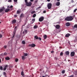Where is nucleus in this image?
I'll return each instance as SVG.
<instances>
[{
	"instance_id": "obj_51",
	"label": "nucleus",
	"mask_w": 77,
	"mask_h": 77,
	"mask_svg": "<svg viewBox=\"0 0 77 77\" xmlns=\"http://www.w3.org/2000/svg\"><path fill=\"white\" fill-rule=\"evenodd\" d=\"M54 59L55 60H57V58H56V57H55Z\"/></svg>"
},
{
	"instance_id": "obj_33",
	"label": "nucleus",
	"mask_w": 77,
	"mask_h": 77,
	"mask_svg": "<svg viewBox=\"0 0 77 77\" xmlns=\"http://www.w3.org/2000/svg\"><path fill=\"white\" fill-rule=\"evenodd\" d=\"M32 21H33V23H34V22L35 21V19L33 18L32 19Z\"/></svg>"
},
{
	"instance_id": "obj_63",
	"label": "nucleus",
	"mask_w": 77,
	"mask_h": 77,
	"mask_svg": "<svg viewBox=\"0 0 77 77\" xmlns=\"http://www.w3.org/2000/svg\"><path fill=\"white\" fill-rule=\"evenodd\" d=\"M1 22H0V24H1Z\"/></svg>"
},
{
	"instance_id": "obj_50",
	"label": "nucleus",
	"mask_w": 77,
	"mask_h": 77,
	"mask_svg": "<svg viewBox=\"0 0 77 77\" xmlns=\"http://www.w3.org/2000/svg\"><path fill=\"white\" fill-rule=\"evenodd\" d=\"M13 8V6L12 5H11L10 7V8Z\"/></svg>"
},
{
	"instance_id": "obj_10",
	"label": "nucleus",
	"mask_w": 77,
	"mask_h": 77,
	"mask_svg": "<svg viewBox=\"0 0 77 77\" xmlns=\"http://www.w3.org/2000/svg\"><path fill=\"white\" fill-rule=\"evenodd\" d=\"M60 27V25H57L55 26V28L57 29H59Z\"/></svg>"
},
{
	"instance_id": "obj_38",
	"label": "nucleus",
	"mask_w": 77,
	"mask_h": 77,
	"mask_svg": "<svg viewBox=\"0 0 77 77\" xmlns=\"http://www.w3.org/2000/svg\"><path fill=\"white\" fill-rule=\"evenodd\" d=\"M15 62H18V59L17 58L15 60Z\"/></svg>"
},
{
	"instance_id": "obj_4",
	"label": "nucleus",
	"mask_w": 77,
	"mask_h": 77,
	"mask_svg": "<svg viewBox=\"0 0 77 77\" xmlns=\"http://www.w3.org/2000/svg\"><path fill=\"white\" fill-rule=\"evenodd\" d=\"M26 6H32V2H27L26 4Z\"/></svg>"
},
{
	"instance_id": "obj_52",
	"label": "nucleus",
	"mask_w": 77,
	"mask_h": 77,
	"mask_svg": "<svg viewBox=\"0 0 77 77\" xmlns=\"http://www.w3.org/2000/svg\"><path fill=\"white\" fill-rule=\"evenodd\" d=\"M43 13H46V11H43Z\"/></svg>"
},
{
	"instance_id": "obj_35",
	"label": "nucleus",
	"mask_w": 77,
	"mask_h": 77,
	"mask_svg": "<svg viewBox=\"0 0 77 77\" xmlns=\"http://www.w3.org/2000/svg\"><path fill=\"white\" fill-rule=\"evenodd\" d=\"M0 70H3V67L2 66H0Z\"/></svg>"
},
{
	"instance_id": "obj_7",
	"label": "nucleus",
	"mask_w": 77,
	"mask_h": 77,
	"mask_svg": "<svg viewBox=\"0 0 77 77\" xmlns=\"http://www.w3.org/2000/svg\"><path fill=\"white\" fill-rule=\"evenodd\" d=\"M36 46V45L34 44H29V47H35Z\"/></svg>"
},
{
	"instance_id": "obj_13",
	"label": "nucleus",
	"mask_w": 77,
	"mask_h": 77,
	"mask_svg": "<svg viewBox=\"0 0 77 77\" xmlns=\"http://www.w3.org/2000/svg\"><path fill=\"white\" fill-rule=\"evenodd\" d=\"M66 26H70V23L69 22H67L66 23Z\"/></svg>"
},
{
	"instance_id": "obj_64",
	"label": "nucleus",
	"mask_w": 77,
	"mask_h": 77,
	"mask_svg": "<svg viewBox=\"0 0 77 77\" xmlns=\"http://www.w3.org/2000/svg\"><path fill=\"white\" fill-rule=\"evenodd\" d=\"M3 60V59H2V61Z\"/></svg>"
},
{
	"instance_id": "obj_36",
	"label": "nucleus",
	"mask_w": 77,
	"mask_h": 77,
	"mask_svg": "<svg viewBox=\"0 0 77 77\" xmlns=\"http://www.w3.org/2000/svg\"><path fill=\"white\" fill-rule=\"evenodd\" d=\"M77 11V9L75 8V10H74L73 12H76V11Z\"/></svg>"
},
{
	"instance_id": "obj_61",
	"label": "nucleus",
	"mask_w": 77,
	"mask_h": 77,
	"mask_svg": "<svg viewBox=\"0 0 77 77\" xmlns=\"http://www.w3.org/2000/svg\"><path fill=\"white\" fill-rule=\"evenodd\" d=\"M42 77H45V76H43Z\"/></svg>"
},
{
	"instance_id": "obj_44",
	"label": "nucleus",
	"mask_w": 77,
	"mask_h": 77,
	"mask_svg": "<svg viewBox=\"0 0 77 77\" xmlns=\"http://www.w3.org/2000/svg\"><path fill=\"white\" fill-rule=\"evenodd\" d=\"M14 17H15V18H16V17H17V15L15 14L14 15Z\"/></svg>"
},
{
	"instance_id": "obj_48",
	"label": "nucleus",
	"mask_w": 77,
	"mask_h": 77,
	"mask_svg": "<svg viewBox=\"0 0 77 77\" xmlns=\"http://www.w3.org/2000/svg\"><path fill=\"white\" fill-rule=\"evenodd\" d=\"M8 2H12L11 0H9L8 1Z\"/></svg>"
},
{
	"instance_id": "obj_15",
	"label": "nucleus",
	"mask_w": 77,
	"mask_h": 77,
	"mask_svg": "<svg viewBox=\"0 0 77 77\" xmlns=\"http://www.w3.org/2000/svg\"><path fill=\"white\" fill-rule=\"evenodd\" d=\"M65 54L66 55H69V51H66L65 52Z\"/></svg>"
},
{
	"instance_id": "obj_49",
	"label": "nucleus",
	"mask_w": 77,
	"mask_h": 77,
	"mask_svg": "<svg viewBox=\"0 0 77 77\" xmlns=\"http://www.w3.org/2000/svg\"><path fill=\"white\" fill-rule=\"evenodd\" d=\"M17 0H14V2L15 3V2H17Z\"/></svg>"
},
{
	"instance_id": "obj_56",
	"label": "nucleus",
	"mask_w": 77,
	"mask_h": 77,
	"mask_svg": "<svg viewBox=\"0 0 77 77\" xmlns=\"http://www.w3.org/2000/svg\"><path fill=\"white\" fill-rule=\"evenodd\" d=\"M7 8H10V7L9 6H8L7 7Z\"/></svg>"
},
{
	"instance_id": "obj_54",
	"label": "nucleus",
	"mask_w": 77,
	"mask_h": 77,
	"mask_svg": "<svg viewBox=\"0 0 77 77\" xmlns=\"http://www.w3.org/2000/svg\"><path fill=\"white\" fill-rule=\"evenodd\" d=\"M12 46V45L11 43H10L9 44V46Z\"/></svg>"
},
{
	"instance_id": "obj_55",
	"label": "nucleus",
	"mask_w": 77,
	"mask_h": 77,
	"mask_svg": "<svg viewBox=\"0 0 77 77\" xmlns=\"http://www.w3.org/2000/svg\"><path fill=\"white\" fill-rule=\"evenodd\" d=\"M30 1L31 2H33V0H30Z\"/></svg>"
},
{
	"instance_id": "obj_19",
	"label": "nucleus",
	"mask_w": 77,
	"mask_h": 77,
	"mask_svg": "<svg viewBox=\"0 0 77 77\" xmlns=\"http://www.w3.org/2000/svg\"><path fill=\"white\" fill-rule=\"evenodd\" d=\"M75 28H77V24H75L74 25L73 27V29H75Z\"/></svg>"
},
{
	"instance_id": "obj_24",
	"label": "nucleus",
	"mask_w": 77,
	"mask_h": 77,
	"mask_svg": "<svg viewBox=\"0 0 77 77\" xmlns=\"http://www.w3.org/2000/svg\"><path fill=\"white\" fill-rule=\"evenodd\" d=\"M38 26L37 25H35L34 26V29H37V28H38Z\"/></svg>"
},
{
	"instance_id": "obj_22",
	"label": "nucleus",
	"mask_w": 77,
	"mask_h": 77,
	"mask_svg": "<svg viewBox=\"0 0 77 77\" xmlns=\"http://www.w3.org/2000/svg\"><path fill=\"white\" fill-rule=\"evenodd\" d=\"M20 12H21V11H20V10H17V14H20Z\"/></svg>"
},
{
	"instance_id": "obj_30",
	"label": "nucleus",
	"mask_w": 77,
	"mask_h": 77,
	"mask_svg": "<svg viewBox=\"0 0 77 77\" xmlns=\"http://www.w3.org/2000/svg\"><path fill=\"white\" fill-rule=\"evenodd\" d=\"M74 74H75V75H77V71H76L75 72Z\"/></svg>"
},
{
	"instance_id": "obj_47",
	"label": "nucleus",
	"mask_w": 77,
	"mask_h": 77,
	"mask_svg": "<svg viewBox=\"0 0 77 77\" xmlns=\"http://www.w3.org/2000/svg\"><path fill=\"white\" fill-rule=\"evenodd\" d=\"M3 74H4V75H6V72H3Z\"/></svg>"
},
{
	"instance_id": "obj_43",
	"label": "nucleus",
	"mask_w": 77,
	"mask_h": 77,
	"mask_svg": "<svg viewBox=\"0 0 77 77\" xmlns=\"http://www.w3.org/2000/svg\"><path fill=\"white\" fill-rule=\"evenodd\" d=\"M38 39H39V40H40V41H41V37H39L38 38Z\"/></svg>"
},
{
	"instance_id": "obj_21",
	"label": "nucleus",
	"mask_w": 77,
	"mask_h": 77,
	"mask_svg": "<svg viewBox=\"0 0 77 77\" xmlns=\"http://www.w3.org/2000/svg\"><path fill=\"white\" fill-rule=\"evenodd\" d=\"M47 35H45L44 36V38L45 39H47Z\"/></svg>"
},
{
	"instance_id": "obj_28",
	"label": "nucleus",
	"mask_w": 77,
	"mask_h": 77,
	"mask_svg": "<svg viewBox=\"0 0 77 77\" xmlns=\"http://www.w3.org/2000/svg\"><path fill=\"white\" fill-rule=\"evenodd\" d=\"M71 2L72 3H74L75 2L74 0H71Z\"/></svg>"
},
{
	"instance_id": "obj_6",
	"label": "nucleus",
	"mask_w": 77,
	"mask_h": 77,
	"mask_svg": "<svg viewBox=\"0 0 77 77\" xmlns=\"http://www.w3.org/2000/svg\"><path fill=\"white\" fill-rule=\"evenodd\" d=\"M70 55L71 57H73V56H74V55H75V52L74 51L71 52L70 53Z\"/></svg>"
},
{
	"instance_id": "obj_60",
	"label": "nucleus",
	"mask_w": 77,
	"mask_h": 77,
	"mask_svg": "<svg viewBox=\"0 0 77 77\" xmlns=\"http://www.w3.org/2000/svg\"><path fill=\"white\" fill-rule=\"evenodd\" d=\"M57 1H60V0H57Z\"/></svg>"
},
{
	"instance_id": "obj_58",
	"label": "nucleus",
	"mask_w": 77,
	"mask_h": 77,
	"mask_svg": "<svg viewBox=\"0 0 77 77\" xmlns=\"http://www.w3.org/2000/svg\"><path fill=\"white\" fill-rule=\"evenodd\" d=\"M47 2H50V0H47Z\"/></svg>"
},
{
	"instance_id": "obj_27",
	"label": "nucleus",
	"mask_w": 77,
	"mask_h": 77,
	"mask_svg": "<svg viewBox=\"0 0 77 77\" xmlns=\"http://www.w3.org/2000/svg\"><path fill=\"white\" fill-rule=\"evenodd\" d=\"M22 59L23 60H24V59H25V57H24V56H22Z\"/></svg>"
},
{
	"instance_id": "obj_5",
	"label": "nucleus",
	"mask_w": 77,
	"mask_h": 77,
	"mask_svg": "<svg viewBox=\"0 0 77 77\" xmlns=\"http://www.w3.org/2000/svg\"><path fill=\"white\" fill-rule=\"evenodd\" d=\"M44 18L43 17H42L39 18V21L40 22H41V21H42L44 20Z\"/></svg>"
},
{
	"instance_id": "obj_57",
	"label": "nucleus",
	"mask_w": 77,
	"mask_h": 77,
	"mask_svg": "<svg viewBox=\"0 0 77 77\" xmlns=\"http://www.w3.org/2000/svg\"><path fill=\"white\" fill-rule=\"evenodd\" d=\"M41 7H39L38 8V9H40V8H41Z\"/></svg>"
},
{
	"instance_id": "obj_1",
	"label": "nucleus",
	"mask_w": 77,
	"mask_h": 77,
	"mask_svg": "<svg viewBox=\"0 0 77 77\" xmlns=\"http://www.w3.org/2000/svg\"><path fill=\"white\" fill-rule=\"evenodd\" d=\"M73 18L72 16L70 17H67L65 19V21H72L73 20Z\"/></svg>"
},
{
	"instance_id": "obj_40",
	"label": "nucleus",
	"mask_w": 77,
	"mask_h": 77,
	"mask_svg": "<svg viewBox=\"0 0 77 77\" xmlns=\"http://www.w3.org/2000/svg\"><path fill=\"white\" fill-rule=\"evenodd\" d=\"M2 37H3V35L0 34V38H1Z\"/></svg>"
},
{
	"instance_id": "obj_45",
	"label": "nucleus",
	"mask_w": 77,
	"mask_h": 77,
	"mask_svg": "<svg viewBox=\"0 0 77 77\" xmlns=\"http://www.w3.org/2000/svg\"><path fill=\"white\" fill-rule=\"evenodd\" d=\"M69 77H74V75H72L70 76Z\"/></svg>"
},
{
	"instance_id": "obj_16",
	"label": "nucleus",
	"mask_w": 77,
	"mask_h": 77,
	"mask_svg": "<svg viewBox=\"0 0 77 77\" xmlns=\"http://www.w3.org/2000/svg\"><path fill=\"white\" fill-rule=\"evenodd\" d=\"M5 8H1L0 9V12H3L4 10H5Z\"/></svg>"
},
{
	"instance_id": "obj_39",
	"label": "nucleus",
	"mask_w": 77,
	"mask_h": 77,
	"mask_svg": "<svg viewBox=\"0 0 77 77\" xmlns=\"http://www.w3.org/2000/svg\"><path fill=\"white\" fill-rule=\"evenodd\" d=\"M4 56H6V55H7V54H8L6 52H5L4 53Z\"/></svg>"
},
{
	"instance_id": "obj_12",
	"label": "nucleus",
	"mask_w": 77,
	"mask_h": 77,
	"mask_svg": "<svg viewBox=\"0 0 77 77\" xmlns=\"http://www.w3.org/2000/svg\"><path fill=\"white\" fill-rule=\"evenodd\" d=\"M8 67V65H6L5 66V67L3 69V70L4 71H5V70L6 69H7V67Z\"/></svg>"
},
{
	"instance_id": "obj_31",
	"label": "nucleus",
	"mask_w": 77,
	"mask_h": 77,
	"mask_svg": "<svg viewBox=\"0 0 77 77\" xmlns=\"http://www.w3.org/2000/svg\"><path fill=\"white\" fill-rule=\"evenodd\" d=\"M35 13V11H32L31 12V14H34V13Z\"/></svg>"
},
{
	"instance_id": "obj_3",
	"label": "nucleus",
	"mask_w": 77,
	"mask_h": 77,
	"mask_svg": "<svg viewBox=\"0 0 77 77\" xmlns=\"http://www.w3.org/2000/svg\"><path fill=\"white\" fill-rule=\"evenodd\" d=\"M51 6H52V4L51 3H48L47 5L48 9H50L51 8Z\"/></svg>"
},
{
	"instance_id": "obj_18",
	"label": "nucleus",
	"mask_w": 77,
	"mask_h": 77,
	"mask_svg": "<svg viewBox=\"0 0 77 77\" xmlns=\"http://www.w3.org/2000/svg\"><path fill=\"white\" fill-rule=\"evenodd\" d=\"M24 17V14H21L20 16V18H23V17Z\"/></svg>"
},
{
	"instance_id": "obj_29",
	"label": "nucleus",
	"mask_w": 77,
	"mask_h": 77,
	"mask_svg": "<svg viewBox=\"0 0 77 77\" xmlns=\"http://www.w3.org/2000/svg\"><path fill=\"white\" fill-rule=\"evenodd\" d=\"M21 75H22L23 76V75H24V72H23V71H22L21 72Z\"/></svg>"
},
{
	"instance_id": "obj_32",
	"label": "nucleus",
	"mask_w": 77,
	"mask_h": 77,
	"mask_svg": "<svg viewBox=\"0 0 77 77\" xmlns=\"http://www.w3.org/2000/svg\"><path fill=\"white\" fill-rule=\"evenodd\" d=\"M65 72V71L63 70L62 71V74H64Z\"/></svg>"
},
{
	"instance_id": "obj_34",
	"label": "nucleus",
	"mask_w": 77,
	"mask_h": 77,
	"mask_svg": "<svg viewBox=\"0 0 77 77\" xmlns=\"http://www.w3.org/2000/svg\"><path fill=\"white\" fill-rule=\"evenodd\" d=\"M63 56V52H61L60 53V56Z\"/></svg>"
},
{
	"instance_id": "obj_37",
	"label": "nucleus",
	"mask_w": 77,
	"mask_h": 77,
	"mask_svg": "<svg viewBox=\"0 0 77 77\" xmlns=\"http://www.w3.org/2000/svg\"><path fill=\"white\" fill-rule=\"evenodd\" d=\"M28 54L27 53L24 54V56H27L28 55Z\"/></svg>"
},
{
	"instance_id": "obj_46",
	"label": "nucleus",
	"mask_w": 77,
	"mask_h": 77,
	"mask_svg": "<svg viewBox=\"0 0 77 77\" xmlns=\"http://www.w3.org/2000/svg\"><path fill=\"white\" fill-rule=\"evenodd\" d=\"M4 47L6 49V48H7V46L5 45V46H4Z\"/></svg>"
},
{
	"instance_id": "obj_26",
	"label": "nucleus",
	"mask_w": 77,
	"mask_h": 77,
	"mask_svg": "<svg viewBox=\"0 0 77 77\" xmlns=\"http://www.w3.org/2000/svg\"><path fill=\"white\" fill-rule=\"evenodd\" d=\"M22 43L23 44H26V42H25V41H22Z\"/></svg>"
},
{
	"instance_id": "obj_25",
	"label": "nucleus",
	"mask_w": 77,
	"mask_h": 77,
	"mask_svg": "<svg viewBox=\"0 0 77 77\" xmlns=\"http://www.w3.org/2000/svg\"><path fill=\"white\" fill-rule=\"evenodd\" d=\"M36 16V14H35L33 15L32 17L33 18H35Z\"/></svg>"
},
{
	"instance_id": "obj_9",
	"label": "nucleus",
	"mask_w": 77,
	"mask_h": 77,
	"mask_svg": "<svg viewBox=\"0 0 77 77\" xmlns=\"http://www.w3.org/2000/svg\"><path fill=\"white\" fill-rule=\"evenodd\" d=\"M10 11H11V10L8 8H7L5 10V12L6 13L8 12H9Z\"/></svg>"
},
{
	"instance_id": "obj_23",
	"label": "nucleus",
	"mask_w": 77,
	"mask_h": 77,
	"mask_svg": "<svg viewBox=\"0 0 77 77\" xmlns=\"http://www.w3.org/2000/svg\"><path fill=\"white\" fill-rule=\"evenodd\" d=\"M38 38L39 37H38L37 35H35L34 36V38H35V39H38Z\"/></svg>"
},
{
	"instance_id": "obj_59",
	"label": "nucleus",
	"mask_w": 77,
	"mask_h": 77,
	"mask_svg": "<svg viewBox=\"0 0 77 77\" xmlns=\"http://www.w3.org/2000/svg\"><path fill=\"white\" fill-rule=\"evenodd\" d=\"M1 59H0V63L1 62Z\"/></svg>"
},
{
	"instance_id": "obj_8",
	"label": "nucleus",
	"mask_w": 77,
	"mask_h": 77,
	"mask_svg": "<svg viewBox=\"0 0 77 77\" xmlns=\"http://www.w3.org/2000/svg\"><path fill=\"white\" fill-rule=\"evenodd\" d=\"M28 32V31H27V30L26 29H25L24 30V31L23 32V34L24 35H25Z\"/></svg>"
},
{
	"instance_id": "obj_2",
	"label": "nucleus",
	"mask_w": 77,
	"mask_h": 77,
	"mask_svg": "<svg viewBox=\"0 0 77 77\" xmlns=\"http://www.w3.org/2000/svg\"><path fill=\"white\" fill-rule=\"evenodd\" d=\"M17 30V26H16L14 28V30L13 31V35L12 37V38H14V37H15V33H16Z\"/></svg>"
},
{
	"instance_id": "obj_53",
	"label": "nucleus",
	"mask_w": 77,
	"mask_h": 77,
	"mask_svg": "<svg viewBox=\"0 0 77 77\" xmlns=\"http://www.w3.org/2000/svg\"><path fill=\"white\" fill-rule=\"evenodd\" d=\"M54 53V51H51V53Z\"/></svg>"
},
{
	"instance_id": "obj_17",
	"label": "nucleus",
	"mask_w": 77,
	"mask_h": 77,
	"mask_svg": "<svg viewBox=\"0 0 77 77\" xmlns=\"http://www.w3.org/2000/svg\"><path fill=\"white\" fill-rule=\"evenodd\" d=\"M16 21H17V20H16L15 19H14L12 21V23L13 24H15V23H16Z\"/></svg>"
},
{
	"instance_id": "obj_14",
	"label": "nucleus",
	"mask_w": 77,
	"mask_h": 77,
	"mask_svg": "<svg viewBox=\"0 0 77 77\" xmlns=\"http://www.w3.org/2000/svg\"><path fill=\"white\" fill-rule=\"evenodd\" d=\"M70 35H71V34L69 33H67L66 35L65 36L66 38H68V37H69Z\"/></svg>"
},
{
	"instance_id": "obj_41",
	"label": "nucleus",
	"mask_w": 77,
	"mask_h": 77,
	"mask_svg": "<svg viewBox=\"0 0 77 77\" xmlns=\"http://www.w3.org/2000/svg\"><path fill=\"white\" fill-rule=\"evenodd\" d=\"M1 56H5V55H4V54H1Z\"/></svg>"
},
{
	"instance_id": "obj_62",
	"label": "nucleus",
	"mask_w": 77,
	"mask_h": 77,
	"mask_svg": "<svg viewBox=\"0 0 77 77\" xmlns=\"http://www.w3.org/2000/svg\"><path fill=\"white\" fill-rule=\"evenodd\" d=\"M35 2H37V1H35Z\"/></svg>"
},
{
	"instance_id": "obj_42",
	"label": "nucleus",
	"mask_w": 77,
	"mask_h": 77,
	"mask_svg": "<svg viewBox=\"0 0 77 77\" xmlns=\"http://www.w3.org/2000/svg\"><path fill=\"white\" fill-rule=\"evenodd\" d=\"M25 2L26 3H28V2H27V0H25Z\"/></svg>"
},
{
	"instance_id": "obj_11",
	"label": "nucleus",
	"mask_w": 77,
	"mask_h": 77,
	"mask_svg": "<svg viewBox=\"0 0 77 77\" xmlns=\"http://www.w3.org/2000/svg\"><path fill=\"white\" fill-rule=\"evenodd\" d=\"M60 3L59 2H57L56 4V6H59L60 5Z\"/></svg>"
},
{
	"instance_id": "obj_20",
	"label": "nucleus",
	"mask_w": 77,
	"mask_h": 77,
	"mask_svg": "<svg viewBox=\"0 0 77 77\" xmlns=\"http://www.w3.org/2000/svg\"><path fill=\"white\" fill-rule=\"evenodd\" d=\"M5 59L6 60H10V58H9V57H6L5 58Z\"/></svg>"
}]
</instances>
